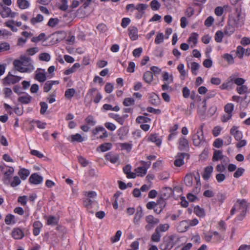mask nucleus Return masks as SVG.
<instances>
[{
  "instance_id": "1",
  "label": "nucleus",
  "mask_w": 250,
  "mask_h": 250,
  "mask_svg": "<svg viewBox=\"0 0 250 250\" xmlns=\"http://www.w3.org/2000/svg\"><path fill=\"white\" fill-rule=\"evenodd\" d=\"M236 13L233 16L229 17V23H233L236 28L241 27L244 24L245 15L239 8H236Z\"/></svg>"
},
{
  "instance_id": "2",
  "label": "nucleus",
  "mask_w": 250,
  "mask_h": 250,
  "mask_svg": "<svg viewBox=\"0 0 250 250\" xmlns=\"http://www.w3.org/2000/svg\"><path fill=\"white\" fill-rule=\"evenodd\" d=\"M192 140L194 146H198L204 145L205 143L202 127L199 128L192 135Z\"/></svg>"
},
{
  "instance_id": "3",
  "label": "nucleus",
  "mask_w": 250,
  "mask_h": 250,
  "mask_svg": "<svg viewBox=\"0 0 250 250\" xmlns=\"http://www.w3.org/2000/svg\"><path fill=\"white\" fill-rule=\"evenodd\" d=\"M0 15L3 18L9 17L14 18L16 15V13L12 12L9 7L0 3Z\"/></svg>"
},
{
  "instance_id": "4",
  "label": "nucleus",
  "mask_w": 250,
  "mask_h": 250,
  "mask_svg": "<svg viewBox=\"0 0 250 250\" xmlns=\"http://www.w3.org/2000/svg\"><path fill=\"white\" fill-rule=\"evenodd\" d=\"M21 79V77L13 75L9 73L7 76L3 79V83L4 85L15 84L19 82Z\"/></svg>"
},
{
  "instance_id": "5",
  "label": "nucleus",
  "mask_w": 250,
  "mask_h": 250,
  "mask_svg": "<svg viewBox=\"0 0 250 250\" xmlns=\"http://www.w3.org/2000/svg\"><path fill=\"white\" fill-rule=\"evenodd\" d=\"M234 206L236 208V211H240L241 212V216L242 217H243L246 212V202L244 200H238L237 202L234 204Z\"/></svg>"
},
{
  "instance_id": "6",
  "label": "nucleus",
  "mask_w": 250,
  "mask_h": 250,
  "mask_svg": "<svg viewBox=\"0 0 250 250\" xmlns=\"http://www.w3.org/2000/svg\"><path fill=\"white\" fill-rule=\"evenodd\" d=\"M143 167H138L135 169L136 175L138 176H143L146 174L147 168L150 167L151 162L148 163L143 161Z\"/></svg>"
},
{
  "instance_id": "7",
  "label": "nucleus",
  "mask_w": 250,
  "mask_h": 250,
  "mask_svg": "<svg viewBox=\"0 0 250 250\" xmlns=\"http://www.w3.org/2000/svg\"><path fill=\"white\" fill-rule=\"evenodd\" d=\"M13 65L15 68L20 72H28L32 71L34 69V67L31 66L30 68H25L23 67L21 62L20 60H15L13 62Z\"/></svg>"
},
{
  "instance_id": "8",
  "label": "nucleus",
  "mask_w": 250,
  "mask_h": 250,
  "mask_svg": "<svg viewBox=\"0 0 250 250\" xmlns=\"http://www.w3.org/2000/svg\"><path fill=\"white\" fill-rule=\"evenodd\" d=\"M189 155L186 153H178L176 156V159L174 161V165L176 167H179L184 164V159L187 157V159L189 158Z\"/></svg>"
},
{
  "instance_id": "9",
  "label": "nucleus",
  "mask_w": 250,
  "mask_h": 250,
  "mask_svg": "<svg viewBox=\"0 0 250 250\" xmlns=\"http://www.w3.org/2000/svg\"><path fill=\"white\" fill-rule=\"evenodd\" d=\"M29 181L32 184L38 185L42 183L43 178L37 173H34L30 176Z\"/></svg>"
},
{
  "instance_id": "10",
  "label": "nucleus",
  "mask_w": 250,
  "mask_h": 250,
  "mask_svg": "<svg viewBox=\"0 0 250 250\" xmlns=\"http://www.w3.org/2000/svg\"><path fill=\"white\" fill-rule=\"evenodd\" d=\"M230 133L234 136L235 139L239 141L241 140L243 137V134L241 131L238 129V127L236 126H233L230 130Z\"/></svg>"
},
{
  "instance_id": "11",
  "label": "nucleus",
  "mask_w": 250,
  "mask_h": 250,
  "mask_svg": "<svg viewBox=\"0 0 250 250\" xmlns=\"http://www.w3.org/2000/svg\"><path fill=\"white\" fill-rule=\"evenodd\" d=\"M11 235L15 239H21L24 236V233L20 228H14L12 231Z\"/></svg>"
},
{
  "instance_id": "12",
  "label": "nucleus",
  "mask_w": 250,
  "mask_h": 250,
  "mask_svg": "<svg viewBox=\"0 0 250 250\" xmlns=\"http://www.w3.org/2000/svg\"><path fill=\"white\" fill-rule=\"evenodd\" d=\"M105 157L106 160L109 161L112 164L116 163L119 159L118 155L114 154L111 152L106 154Z\"/></svg>"
},
{
  "instance_id": "13",
  "label": "nucleus",
  "mask_w": 250,
  "mask_h": 250,
  "mask_svg": "<svg viewBox=\"0 0 250 250\" xmlns=\"http://www.w3.org/2000/svg\"><path fill=\"white\" fill-rule=\"evenodd\" d=\"M23 66H27L25 68H30L31 66L34 67L32 64V61L30 58L22 57L20 60Z\"/></svg>"
},
{
  "instance_id": "14",
  "label": "nucleus",
  "mask_w": 250,
  "mask_h": 250,
  "mask_svg": "<svg viewBox=\"0 0 250 250\" xmlns=\"http://www.w3.org/2000/svg\"><path fill=\"white\" fill-rule=\"evenodd\" d=\"M234 82L238 86L243 85L245 81L241 78H235V76L232 75L229 78V82Z\"/></svg>"
},
{
  "instance_id": "15",
  "label": "nucleus",
  "mask_w": 250,
  "mask_h": 250,
  "mask_svg": "<svg viewBox=\"0 0 250 250\" xmlns=\"http://www.w3.org/2000/svg\"><path fill=\"white\" fill-rule=\"evenodd\" d=\"M213 168L212 166H208L205 168L202 174V177L204 180H208L210 178L213 171Z\"/></svg>"
},
{
  "instance_id": "16",
  "label": "nucleus",
  "mask_w": 250,
  "mask_h": 250,
  "mask_svg": "<svg viewBox=\"0 0 250 250\" xmlns=\"http://www.w3.org/2000/svg\"><path fill=\"white\" fill-rule=\"evenodd\" d=\"M131 167L128 165L125 166L123 168L124 172L126 174V177L128 178H135L136 174L135 173L131 172Z\"/></svg>"
},
{
  "instance_id": "17",
  "label": "nucleus",
  "mask_w": 250,
  "mask_h": 250,
  "mask_svg": "<svg viewBox=\"0 0 250 250\" xmlns=\"http://www.w3.org/2000/svg\"><path fill=\"white\" fill-rule=\"evenodd\" d=\"M129 32V35L132 41L136 40L138 37V29L135 27H130L128 28Z\"/></svg>"
},
{
  "instance_id": "18",
  "label": "nucleus",
  "mask_w": 250,
  "mask_h": 250,
  "mask_svg": "<svg viewBox=\"0 0 250 250\" xmlns=\"http://www.w3.org/2000/svg\"><path fill=\"white\" fill-rule=\"evenodd\" d=\"M145 219H146V221L147 222V223L153 225L155 226L156 225H157L160 222V220L159 219L155 218L152 215H149L146 216L145 218Z\"/></svg>"
},
{
  "instance_id": "19",
  "label": "nucleus",
  "mask_w": 250,
  "mask_h": 250,
  "mask_svg": "<svg viewBox=\"0 0 250 250\" xmlns=\"http://www.w3.org/2000/svg\"><path fill=\"white\" fill-rule=\"evenodd\" d=\"M188 148V142L185 137H181L179 139V148L181 150H185Z\"/></svg>"
},
{
  "instance_id": "20",
  "label": "nucleus",
  "mask_w": 250,
  "mask_h": 250,
  "mask_svg": "<svg viewBox=\"0 0 250 250\" xmlns=\"http://www.w3.org/2000/svg\"><path fill=\"white\" fill-rule=\"evenodd\" d=\"M143 80L147 83H150L153 80V76L152 72L147 71L143 75Z\"/></svg>"
},
{
  "instance_id": "21",
  "label": "nucleus",
  "mask_w": 250,
  "mask_h": 250,
  "mask_svg": "<svg viewBox=\"0 0 250 250\" xmlns=\"http://www.w3.org/2000/svg\"><path fill=\"white\" fill-rule=\"evenodd\" d=\"M235 28L236 27L233 23H229V20L228 24L225 28V34L228 35H231L235 31Z\"/></svg>"
},
{
  "instance_id": "22",
  "label": "nucleus",
  "mask_w": 250,
  "mask_h": 250,
  "mask_svg": "<svg viewBox=\"0 0 250 250\" xmlns=\"http://www.w3.org/2000/svg\"><path fill=\"white\" fill-rule=\"evenodd\" d=\"M94 92L96 93V95L93 100V102L97 104L100 102V101L101 100V99L102 98V95H101V94L100 93L97 92V90L95 88H92V89L89 90V91L88 92V94H92Z\"/></svg>"
},
{
  "instance_id": "23",
  "label": "nucleus",
  "mask_w": 250,
  "mask_h": 250,
  "mask_svg": "<svg viewBox=\"0 0 250 250\" xmlns=\"http://www.w3.org/2000/svg\"><path fill=\"white\" fill-rule=\"evenodd\" d=\"M177 69L180 74V78L181 80H184L187 75V72L184 69V65L180 63L178 65Z\"/></svg>"
},
{
  "instance_id": "24",
  "label": "nucleus",
  "mask_w": 250,
  "mask_h": 250,
  "mask_svg": "<svg viewBox=\"0 0 250 250\" xmlns=\"http://www.w3.org/2000/svg\"><path fill=\"white\" fill-rule=\"evenodd\" d=\"M17 4L21 9H27L29 6V2L27 0H17Z\"/></svg>"
},
{
  "instance_id": "25",
  "label": "nucleus",
  "mask_w": 250,
  "mask_h": 250,
  "mask_svg": "<svg viewBox=\"0 0 250 250\" xmlns=\"http://www.w3.org/2000/svg\"><path fill=\"white\" fill-rule=\"evenodd\" d=\"M80 64L79 63H75L70 68L66 70L64 73L65 75H69L75 72L77 69L80 68Z\"/></svg>"
},
{
  "instance_id": "26",
  "label": "nucleus",
  "mask_w": 250,
  "mask_h": 250,
  "mask_svg": "<svg viewBox=\"0 0 250 250\" xmlns=\"http://www.w3.org/2000/svg\"><path fill=\"white\" fill-rule=\"evenodd\" d=\"M222 151L220 150H215L212 157L213 161L221 160L222 156H223Z\"/></svg>"
},
{
  "instance_id": "27",
  "label": "nucleus",
  "mask_w": 250,
  "mask_h": 250,
  "mask_svg": "<svg viewBox=\"0 0 250 250\" xmlns=\"http://www.w3.org/2000/svg\"><path fill=\"white\" fill-rule=\"evenodd\" d=\"M148 139L153 143H155L157 146H160L161 144V140L157 137L156 134L151 135Z\"/></svg>"
},
{
  "instance_id": "28",
  "label": "nucleus",
  "mask_w": 250,
  "mask_h": 250,
  "mask_svg": "<svg viewBox=\"0 0 250 250\" xmlns=\"http://www.w3.org/2000/svg\"><path fill=\"white\" fill-rule=\"evenodd\" d=\"M198 37V34L196 33H192L189 38L188 39V42H192L193 45H191V47L195 46L197 43V38Z\"/></svg>"
},
{
  "instance_id": "29",
  "label": "nucleus",
  "mask_w": 250,
  "mask_h": 250,
  "mask_svg": "<svg viewBox=\"0 0 250 250\" xmlns=\"http://www.w3.org/2000/svg\"><path fill=\"white\" fill-rule=\"evenodd\" d=\"M31 98L32 97L30 96L26 95L20 97L18 98V101L21 102V104H27L30 102Z\"/></svg>"
},
{
  "instance_id": "30",
  "label": "nucleus",
  "mask_w": 250,
  "mask_h": 250,
  "mask_svg": "<svg viewBox=\"0 0 250 250\" xmlns=\"http://www.w3.org/2000/svg\"><path fill=\"white\" fill-rule=\"evenodd\" d=\"M161 235L158 230L155 229V232L151 237V240L154 242H159L160 241Z\"/></svg>"
},
{
  "instance_id": "31",
  "label": "nucleus",
  "mask_w": 250,
  "mask_h": 250,
  "mask_svg": "<svg viewBox=\"0 0 250 250\" xmlns=\"http://www.w3.org/2000/svg\"><path fill=\"white\" fill-rule=\"evenodd\" d=\"M193 177L191 174H188L185 177V183L188 187H191L193 183Z\"/></svg>"
},
{
  "instance_id": "32",
  "label": "nucleus",
  "mask_w": 250,
  "mask_h": 250,
  "mask_svg": "<svg viewBox=\"0 0 250 250\" xmlns=\"http://www.w3.org/2000/svg\"><path fill=\"white\" fill-rule=\"evenodd\" d=\"M84 138L82 136V135L79 133H76L75 135H72L71 136V142H82L83 141Z\"/></svg>"
},
{
  "instance_id": "33",
  "label": "nucleus",
  "mask_w": 250,
  "mask_h": 250,
  "mask_svg": "<svg viewBox=\"0 0 250 250\" xmlns=\"http://www.w3.org/2000/svg\"><path fill=\"white\" fill-rule=\"evenodd\" d=\"M112 145L110 143H106L101 145L99 148L102 152H105L111 148Z\"/></svg>"
},
{
  "instance_id": "34",
  "label": "nucleus",
  "mask_w": 250,
  "mask_h": 250,
  "mask_svg": "<svg viewBox=\"0 0 250 250\" xmlns=\"http://www.w3.org/2000/svg\"><path fill=\"white\" fill-rule=\"evenodd\" d=\"M194 212L198 216L200 217H203L205 215L204 209L199 206L194 208Z\"/></svg>"
},
{
  "instance_id": "35",
  "label": "nucleus",
  "mask_w": 250,
  "mask_h": 250,
  "mask_svg": "<svg viewBox=\"0 0 250 250\" xmlns=\"http://www.w3.org/2000/svg\"><path fill=\"white\" fill-rule=\"evenodd\" d=\"M35 78L40 82H44L46 79V75L42 72L37 73Z\"/></svg>"
},
{
  "instance_id": "36",
  "label": "nucleus",
  "mask_w": 250,
  "mask_h": 250,
  "mask_svg": "<svg viewBox=\"0 0 250 250\" xmlns=\"http://www.w3.org/2000/svg\"><path fill=\"white\" fill-rule=\"evenodd\" d=\"M171 193V188H166L163 189L162 191V198L167 199L168 198Z\"/></svg>"
},
{
  "instance_id": "37",
  "label": "nucleus",
  "mask_w": 250,
  "mask_h": 250,
  "mask_svg": "<svg viewBox=\"0 0 250 250\" xmlns=\"http://www.w3.org/2000/svg\"><path fill=\"white\" fill-rule=\"evenodd\" d=\"M169 228V226L168 224H160L155 229L158 230L159 232H165L167 231Z\"/></svg>"
},
{
  "instance_id": "38",
  "label": "nucleus",
  "mask_w": 250,
  "mask_h": 250,
  "mask_svg": "<svg viewBox=\"0 0 250 250\" xmlns=\"http://www.w3.org/2000/svg\"><path fill=\"white\" fill-rule=\"evenodd\" d=\"M187 222L186 221H181L177 227V229L179 231H186L188 227H187Z\"/></svg>"
},
{
  "instance_id": "39",
  "label": "nucleus",
  "mask_w": 250,
  "mask_h": 250,
  "mask_svg": "<svg viewBox=\"0 0 250 250\" xmlns=\"http://www.w3.org/2000/svg\"><path fill=\"white\" fill-rule=\"evenodd\" d=\"M150 6L153 10L156 11L160 8L161 4L157 0H153L150 2Z\"/></svg>"
},
{
  "instance_id": "40",
  "label": "nucleus",
  "mask_w": 250,
  "mask_h": 250,
  "mask_svg": "<svg viewBox=\"0 0 250 250\" xmlns=\"http://www.w3.org/2000/svg\"><path fill=\"white\" fill-rule=\"evenodd\" d=\"M163 81L166 83L169 82L172 83L173 81V78L172 75L169 76L168 73L165 72L163 75Z\"/></svg>"
},
{
  "instance_id": "41",
  "label": "nucleus",
  "mask_w": 250,
  "mask_h": 250,
  "mask_svg": "<svg viewBox=\"0 0 250 250\" xmlns=\"http://www.w3.org/2000/svg\"><path fill=\"white\" fill-rule=\"evenodd\" d=\"M43 20V17L41 14H38L35 18H33L31 20V22L33 24L41 22Z\"/></svg>"
},
{
  "instance_id": "42",
  "label": "nucleus",
  "mask_w": 250,
  "mask_h": 250,
  "mask_svg": "<svg viewBox=\"0 0 250 250\" xmlns=\"http://www.w3.org/2000/svg\"><path fill=\"white\" fill-rule=\"evenodd\" d=\"M143 213L142 210L137 211L135 215L133 222L135 224H138L141 218L142 217Z\"/></svg>"
},
{
  "instance_id": "43",
  "label": "nucleus",
  "mask_w": 250,
  "mask_h": 250,
  "mask_svg": "<svg viewBox=\"0 0 250 250\" xmlns=\"http://www.w3.org/2000/svg\"><path fill=\"white\" fill-rule=\"evenodd\" d=\"M202 105L199 108L198 113L199 115H204L206 111V100H204L202 103Z\"/></svg>"
},
{
  "instance_id": "44",
  "label": "nucleus",
  "mask_w": 250,
  "mask_h": 250,
  "mask_svg": "<svg viewBox=\"0 0 250 250\" xmlns=\"http://www.w3.org/2000/svg\"><path fill=\"white\" fill-rule=\"evenodd\" d=\"M200 65L196 62H192L191 64V70L193 74L196 75L197 73V71L199 69Z\"/></svg>"
},
{
  "instance_id": "45",
  "label": "nucleus",
  "mask_w": 250,
  "mask_h": 250,
  "mask_svg": "<svg viewBox=\"0 0 250 250\" xmlns=\"http://www.w3.org/2000/svg\"><path fill=\"white\" fill-rule=\"evenodd\" d=\"M135 101L132 98H126L124 99L123 104L125 106H128L134 104Z\"/></svg>"
},
{
  "instance_id": "46",
  "label": "nucleus",
  "mask_w": 250,
  "mask_h": 250,
  "mask_svg": "<svg viewBox=\"0 0 250 250\" xmlns=\"http://www.w3.org/2000/svg\"><path fill=\"white\" fill-rule=\"evenodd\" d=\"M29 171L26 169H23L19 172V175L22 180H25L29 175Z\"/></svg>"
},
{
  "instance_id": "47",
  "label": "nucleus",
  "mask_w": 250,
  "mask_h": 250,
  "mask_svg": "<svg viewBox=\"0 0 250 250\" xmlns=\"http://www.w3.org/2000/svg\"><path fill=\"white\" fill-rule=\"evenodd\" d=\"M14 216L12 214H8L6 216L5 218V223L7 225H10L11 223H15L14 221Z\"/></svg>"
},
{
  "instance_id": "48",
  "label": "nucleus",
  "mask_w": 250,
  "mask_h": 250,
  "mask_svg": "<svg viewBox=\"0 0 250 250\" xmlns=\"http://www.w3.org/2000/svg\"><path fill=\"white\" fill-rule=\"evenodd\" d=\"M51 58L50 55L47 53H41L39 56V59L41 61L48 62Z\"/></svg>"
},
{
  "instance_id": "49",
  "label": "nucleus",
  "mask_w": 250,
  "mask_h": 250,
  "mask_svg": "<svg viewBox=\"0 0 250 250\" xmlns=\"http://www.w3.org/2000/svg\"><path fill=\"white\" fill-rule=\"evenodd\" d=\"M121 235H122V231L121 230H118L116 232L115 236L113 237H112L110 238V240H111V242L112 243H114L115 242H118L120 240Z\"/></svg>"
},
{
  "instance_id": "50",
  "label": "nucleus",
  "mask_w": 250,
  "mask_h": 250,
  "mask_svg": "<svg viewBox=\"0 0 250 250\" xmlns=\"http://www.w3.org/2000/svg\"><path fill=\"white\" fill-rule=\"evenodd\" d=\"M245 53V49L241 46H238L236 49V55L240 59H242Z\"/></svg>"
},
{
  "instance_id": "51",
  "label": "nucleus",
  "mask_w": 250,
  "mask_h": 250,
  "mask_svg": "<svg viewBox=\"0 0 250 250\" xmlns=\"http://www.w3.org/2000/svg\"><path fill=\"white\" fill-rule=\"evenodd\" d=\"M109 116L110 117L117 121L120 124L122 125L123 124L124 120L120 115L113 113H110L109 114Z\"/></svg>"
},
{
  "instance_id": "52",
  "label": "nucleus",
  "mask_w": 250,
  "mask_h": 250,
  "mask_svg": "<svg viewBox=\"0 0 250 250\" xmlns=\"http://www.w3.org/2000/svg\"><path fill=\"white\" fill-rule=\"evenodd\" d=\"M223 38V33L221 31L216 32L215 35V40L217 42H221Z\"/></svg>"
},
{
  "instance_id": "53",
  "label": "nucleus",
  "mask_w": 250,
  "mask_h": 250,
  "mask_svg": "<svg viewBox=\"0 0 250 250\" xmlns=\"http://www.w3.org/2000/svg\"><path fill=\"white\" fill-rule=\"evenodd\" d=\"M164 35L162 33H158L155 38V43L157 44H160L164 41Z\"/></svg>"
},
{
  "instance_id": "54",
  "label": "nucleus",
  "mask_w": 250,
  "mask_h": 250,
  "mask_svg": "<svg viewBox=\"0 0 250 250\" xmlns=\"http://www.w3.org/2000/svg\"><path fill=\"white\" fill-rule=\"evenodd\" d=\"M223 58L229 64H232L234 63L233 57L229 54H224Z\"/></svg>"
},
{
  "instance_id": "55",
  "label": "nucleus",
  "mask_w": 250,
  "mask_h": 250,
  "mask_svg": "<svg viewBox=\"0 0 250 250\" xmlns=\"http://www.w3.org/2000/svg\"><path fill=\"white\" fill-rule=\"evenodd\" d=\"M234 105L232 104L229 103L227 104L224 107V110L226 113L231 114L233 110Z\"/></svg>"
},
{
  "instance_id": "56",
  "label": "nucleus",
  "mask_w": 250,
  "mask_h": 250,
  "mask_svg": "<svg viewBox=\"0 0 250 250\" xmlns=\"http://www.w3.org/2000/svg\"><path fill=\"white\" fill-rule=\"evenodd\" d=\"M148 5L144 3L138 4L135 8L139 12H143L148 7Z\"/></svg>"
},
{
  "instance_id": "57",
  "label": "nucleus",
  "mask_w": 250,
  "mask_h": 250,
  "mask_svg": "<svg viewBox=\"0 0 250 250\" xmlns=\"http://www.w3.org/2000/svg\"><path fill=\"white\" fill-rule=\"evenodd\" d=\"M136 122L138 123H147L150 121V119L145 116H140L136 118Z\"/></svg>"
},
{
  "instance_id": "58",
  "label": "nucleus",
  "mask_w": 250,
  "mask_h": 250,
  "mask_svg": "<svg viewBox=\"0 0 250 250\" xmlns=\"http://www.w3.org/2000/svg\"><path fill=\"white\" fill-rule=\"evenodd\" d=\"M75 93V90L73 88L68 89L66 90L65 92V96L67 98H71L74 95Z\"/></svg>"
},
{
  "instance_id": "59",
  "label": "nucleus",
  "mask_w": 250,
  "mask_h": 250,
  "mask_svg": "<svg viewBox=\"0 0 250 250\" xmlns=\"http://www.w3.org/2000/svg\"><path fill=\"white\" fill-rule=\"evenodd\" d=\"M223 145V140L220 138H217L214 141L213 146L216 148H219L222 146Z\"/></svg>"
},
{
  "instance_id": "60",
  "label": "nucleus",
  "mask_w": 250,
  "mask_h": 250,
  "mask_svg": "<svg viewBox=\"0 0 250 250\" xmlns=\"http://www.w3.org/2000/svg\"><path fill=\"white\" fill-rule=\"evenodd\" d=\"M59 20L57 18H51L49 19L47 25L50 27H54L59 23Z\"/></svg>"
},
{
  "instance_id": "61",
  "label": "nucleus",
  "mask_w": 250,
  "mask_h": 250,
  "mask_svg": "<svg viewBox=\"0 0 250 250\" xmlns=\"http://www.w3.org/2000/svg\"><path fill=\"white\" fill-rule=\"evenodd\" d=\"M45 37V34L43 33H42L40 34L38 37H33L31 41L32 42H37L39 41H41L43 39H44V38Z\"/></svg>"
},
{
  "instance_id": "62",
  "label": "nucleus",
  "mask_w": 250,
  "mask_h": 250,
  "mask_svg": "<svg viewBox=\"0 0 250 250\" xmlns=\"http://www.w3.org/2000/svg\"><path fill=\"white\" fill-rule=\"evenodd\" d=\"M86 123L91 125H94L96 124V121L92 115L88 116L85 119Z\"/></svg>"
},
{
  "instance_id": "63",
  "label": "nucleus",
  "mask_w": 250,
  "mask_h": 250,
  "mask_svg": "<svg viewBox=\"0 0 250 250\" xmlns=\"http://www.w3.org/2000/svg\"><path fill=\"white\" fill-rule=\"evenodd\" d=\"M248 87L246 85H242L237 87V91L240 94H242L247 92Z\"/></svg>"
},
{
  "instance_id": "64",
  "label": "nucleus",
  "mask_w": 250,
  "mask_h": 250,
  "mask_svg": "<svg viewBox=\"0 0 250 250\" xmlns=\"http://www.w3.org/2000/svg\"><path fill=\"white\" fill-rule=\"evenodd\" d=\"M57 223V219L54 216H50L48 218L47 224L48 225L54 226Z\"/></svg>"
}]
</instances>
